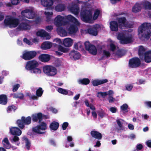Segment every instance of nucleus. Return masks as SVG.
I'll return each instance as SVG.
<instances>
[{
	"instance_id": "nucleus-1",
	"label": "nucleus",
	"mask_w": 151,
	"mask_h": 151,
	"mask_svg": "<svg viewBox=\"0 0 151 151\" xmlns=\"http://www.w3.org/2000/svg\"><path fill=\"white\" fill-rule=\"evenodd\" d=\"M138 31L141 35L140 37L141 40H148L151 36V24L143 23L139 27Z\"/></svg>"
},
{
	"instance_id": "nucleus-2",
	"label": "nucleus",
	"mask_w": 151,
	"mask_h": 151,
	"mask_svg": "<svg viewBox=\"0 0 151 151\" xmlns=\"http://www.w3.org/2000/svg\"><path fill=\"white\" fill-rule=\"evenodd\" d=\"M4 22L6 26L9 27L10 28H15L18 25L19 20L18 18L10 17L5 18Z\"/></svg>"
},
{
	"instance_id": "nucleus-3",
	"label": "nucleus",
	"mask_w": 151,
	"mask_h": 151,
	"mask_svg": "<svg viewBox=\"0 0 151 151\" xmlns=\"http://www.w3.org/2000/svg\"><path fill=\"white\" fill-rule=\"evenodd\" d=\"M31 116H28L26 117L22 116L20 119H18L16 124L21 129H24L25 125H28L32 122Z\"/></svg>"
},
{
	"instance_id": "nucleus-4",
	"label": "nucleus",
	"mask_w": 151,
	"mask_h": 151,
	"mask_svg": "<svg viewBox=\"0 0 151 151\" xmlns=\"http://www.w3.org/2000/svg\"><path fill=\"white\" fill-rule=\"evenodd\" d=\"M80 16L81 19L83 22L89 23L93 22L92 19V14L91 11L87 10H83L81 12Z\"/></svg>"
},
{
	"instance_id": "nucleus-5",
	"label": "nucleus",
	"mask_w": 151,
	"mask_h": 151,
	"mask_svg": "<svg viewBox=\"0 0 151 151\" xmlns=\"http://www.w3.org/2000/svg\"><path fill=\"white\" fill-rule=\"evenodd\" d=\"M43 72L47 76H52L56 75L57 70L54 67L51 65H46L43 67Z\"/></svg>"
},
{
	"instance_id": "nucleus-6",
	"label": "nucleus",
	"mask_w": 151,
	"mask_h": 151,
	"mask_svg": "<svg viewBox=\"0 0 151 151\" xmlns=\"http://www.w3.org/2000/svg\"><path fill=\"white\" fill-rule=\"evenodd\" d=\"M40 124L32 128V132L39 134H42L45 133V132L41 131H45L47 128V124L44 122H41Z\"/></svg>"
},
{
	"instance_id": "nucleus-7",
	"label": "nucleus",
	"mask_w": 151,
	"mask_h": 151,
	"mask_svg": "<svg viewBox=\"0 0 151 151\" xmlns=\"http://www.w3.org/2000/svg\"><path fill=\"white\" fill-rule=\"evenodd\" d=\"M117 39L119 40L121 43L123 44L130 43L132 42V37L131 36H127L124 33H119L118 34Z\"/></svg>"
},
{
	"instance_id": "nucleus-8",
	"label": "nucleus",
	"mask_w": 151,
	"mask_h": 151,
	"mask_svg": "<svg viewBox=\"0 0 151 151\" xmlns=\"http://www.w3.org/2000/svg\"><path fill=\"white\" fill-rule=\"evenodd\" d=\"M141 64V61L138 57H134L129 59V67L132 68H136L139 67Z\"/></svg>"
},
{
	"instance_id": "nucleus-9",
	"label": "nucleus",
	"mask_w": 151,
	"mask_h": 151,
	"mask_svg": "<svg viewBox=\"0 0 151 151\" xmlns=\"http://www.w3.org/2000/svg\"><path fill=\"white\" fill-rule=\"evenodd\" d=\"M37 53L35 51H25L21 57L25 60H30L37 55Z\"/></svg>"
},
{
	"instance_id": "nucleus-10",
	"label": "nucleus",
	"mask_w": 151,
	"mask_h": 151,
	"mask_svg": "<svg viewBox=\"0 0 151 151\" xmlns=\"http://www.w3.org/2000/svg\"><path fill=\"white\" fill-rule=\"evenodd\" d=\"M84 45L86 50L89 53L94 55L96 54L97 50L95 45L91 44L88 41H86L84 43Z\"/></svg>"
},
{
	"instance_id": "nucleus-11",
	"label": "nucleus",
	"mask_w": 151,
	"mask_h": 151,
	"mask_svg": "<svg viewBox=\"0 0 151 151\" xmlns=\"http://www.w3.org/2000/svg\"><path fill=\"white\" fill-rule=\"evenodd\" d=\"M38 62L36 60H32L27 61L26 63L25 68L28 70H32V69L39 66Z\"/></svg>"
},
{
	"instance_id": "nucleus-12",
	"label": "nucleus",
	"mask_w": 151,
	"mask_h": 151,
	"mask_svg": "<svg viewBox=\"0 0 151 151\" xmlns=\"http://www.w3.org/2000/svg\"><path fill=\"white\" fill-rule=\"evenodd\" d=\"M21 14L22 16L29 19H32L35 16L33 11L29 9L23 10L22 11Z\"/></svg>"
},
{
	"instance_id": "nucleus-13",
	"label": "nucleus",
	"mask_w": 151,
	"mask_h": 151,
	"mask_svg": "<svg viewBox=\"0 0 151 151\" xmlns=\"http://www.w3.org/2000/svg\"><path fill=\"white\" fill-rule=\"evenodd\" d=\"M100 27V25L97 24L90 26L88 29V32L89 34L91 35L96 36L98 35V29Z\"/></svg>"
},
{
	"instance_id": "nucleus-14",
	"label": "nucleus",
	"mask_w": 151,
	"mask_h": 151,
	"mask_svg": "<svg viewBox=\"0 0 151 151\" xmlns=\"http://www.w3.org/2000/svg\"><path fill=\"white\" fill-rule=\"evenodd\" d=\"M32 120L33 122L40 123L42 120L43 116L41 112L33 114L31 115Z\"/></svg>"
},
{
	"instance_id": "nucleus-15",
	"label": "nucleus",
	"mask_w": 151,
	"mask_h": 151,
	"mask_svg": "<svg viewBox=\"0 0 151 151\" xmlns=\"http://www.w3.org/2000/svg\"><path fill=\"white\" fill-rule=\"evenodd\" d=\"M54 23L56 26L58 27L61 26L64 24H65V22L63 17L60 15H58L55 18Z\"/></svg>"
},
{
	"instance_id": "nucleus-16",
	"label": "nucleus",
	"mask_w": 151,
	"mask_h": 151,
	"mask_svg": "<svg viewBox=\"0 0 151 151\" xmlns=\"http://www.w3.org/2000/svg\"><path fill=\"white\" fill-rule=\"evenodd\" d=\"M69 10L72 13L75 15L78 14L79 12V7L77 4L73 3L71 6L69 7Z\"/></svg>"
},
{
	"instance_id": "nucleus-17",
	"label": "nucleus",
	"mask_w": 151,
	"mask_h": 151,
	"mask_svg": "<svg viewBox=\"0 0 151 151\" xmlns=\"http://www.w3.org/2000/svg\"><path fill=\"white\" fill-rule=\"evenodd\" d=\"M19 127H11L10 128V133L13 135L20 136L22 133Z\"/></svg>"
},
{
	"instance_id": "nucleus-18",
	"label": "nucleus",
	"mask_w": 151,
	"mask_h": 151,
	"mask_svg": "<svg viewBox=\"0 0 151 151\" xmlns=\"http://www.w3.org/2000/svg\"><path fill=\"white\" fill-rule=\"evenodd\" d=\"M50 55L46 54H41L38 57L39 60L43 63L48 62L50 59Z\"/></svg>"
},
{
	"instance_id": "nucleus-19",
	"label": "nucleus",
	"mask_w": 151,
	"mask_h": 151,
	"mask_svg": "<svg viewBox=\"0 0 151 151\" xmlns=\"http://www.w3.org/2000/svg\"><path fill=\"white\" fill-rule=\"evenodd\" d=\"M117 21L119 24V27L120 28L122 29L123 27H126L127 24L126 22L127 19L124 17H122L118 18Z\"/></svg>"
},
{
	"instance_id": "nucleus-20",
	"label": "nucleus",
	"mask_w": 151,
	"mask_h": 151,
	"mask_svg": "<svg viewBox=\"0 0 151 151\" xmlns=\"http://www.w3.org/2000/svg\"><path fill=\"white\" fill-rule=\"evenodd\" d=\"M119 25L116 21H111L110 22V27L112 31L117 32L118 30Z\"/></svg>"
},
{
	"instance_id": "nucleus-21",
	"label": "nucleus",
	"mask_w": 151,
	"mask_h": 151,
	"mask_svg": "<svg viewBox=\"0 0 151 151\" xmlns=\"http://www.w3.org/2000/svg\"><path fill=\"white\" fill-rule=\"evenodd\" d=\"M90 134L93 138L98 140L101 139L102 137V136L101 133L96 131L92 130L91 131Z\"/></svg>"
},
{
	"instance_id": "nucleus-22",
	"label": "nucleus",
	"mask_w": 151,
	"mask_h": 151,
	"mask_svg": "<svg viewBox=\"0 0 151 151\" xmlns=\"http://www.w3.org/2000/svg\"><path fill=\"white\" fill-rule=\"evenodd\" d=\"M36 34L37 35L39 36L46 37L47 39H49L50 37L49 34L43 29H41L38 31L37 32Z\"/></svg>"
},
{
	"instance_id": "nucleus-23",
	"label": "nucleus",
	"mask_w": 151,
	"mask_h": 151,
	"mask_svg": "<svg viewBox=\"0 0 151 151\" xmlns=\"http://www.w3.org/2000/svg\"><path fill=\"white\" fill-rule=\"evenodd\" d=\"M42 5L44 7H46L47 9L53 5V1L52 0H41Z\"/></svg>"
},
{
	"instance_id": "nucleus-24",
	"label": "nucleus",
	"mask_w": 151,
	"mask_h": 151,
	"mask_svg": "<svg viewBox=\"0 0 151 151\" xmlns=\"http://www.w3.org/2000/svg\"><path fill=\"white\" fill-rule=\"evenodd\" d=\"M143 58V60L146 63L151 62V50L146 52Z\"/></svg>"
},
{
	"instance_id": "nucleus-25",
	"label": "nucleus",
	"mask_w": 151,
	"mask_h": 151,
	"mask_svg": "<svg viewBox=\"0 0 151 151\" xmlns=\"http://www.w3.org/2000/svg\"><path fill=\"white\" fill-rule=\"evenodd\" d=\"M69 55L71 58H73L75 60L79 59L81 57V55L79 52L74 50L71 51Z\"/></svg>"
},
{
	"instance_id": "nucleus-26",
	"label": "nucleus",
	"mask_w": 151,
	"mask_h": 151,
	"mask_svg": "<svg viewBox=\"0 0 151 151\" xmlns=\"http://www.w3.org/2000/svg\"><path fill=\"white\" fill-rule=\"evenodd\" d=\"M17 28L20 30H29L30 29V27L26 23L22 22L20 24Z\"/></svg>"
},
{
	"instance_id": "nucleus-27",
	"label": "nucleus",
	"mask_w": 151,
	"mask_h": 151,
	"mask_svg": "<svg viewBox=\"0 0 151 151\" xmlns=\"http://www.w3.org/2000/svg\"><path fill=\"white\" fill-rule=\"evenodd\" d=\"M108 81L107 79L102 80H95L92 81V83L94 86H97L99 85H101L107 83Z\"/></svg>"
},
{
	"instance_id": "nucleus-28",
	"label": "nucleus",
	"mask_w": 151,
	"mask_h": 151,
	"mask_svg": "<svg viewBox=\"0 0 151 151\" xmlns=\"http://www.w3.org/2000/svg\"><path fill=\"white\" fill-rule=\"evenodd\" d=\"M146 52L145 49L143 46H140L139 47L138 50V54L141 60H143V58Z\"/></svg>"
},
{
	"instance_id": "nucleus-29",
	"label": "nucleus",
	"mask_w": 151,
	"mask_h": 151,
	"mask_svg": "<svg viewBox=\"0 0 151 151\" xmlns=\"http://www.w3.org/2000/svg\"><path fill=\"white\" fill-rule=\"evenodd\" d=\"M73 43V40L69 38L65 39L63 42V45L66 47H70L72 46Z\"/></svg>"
},
{
	"instance_id": "nucleus-30",
	"label": "nucleus",
	"mask_w": 151,
	"mask_h": 151,
	"mask_svg": "<svg viewBox=\"0 0 151 151\" xmlns=\"http://www.w3.org/2000/svg\"><path fill=\"white\" fill-rule=\"evenodd\" d=\"M78 30L77 27L75 24H71L68 29V32L70 34L76 33Z\"/></svg>"
},
{
	"instance_id": "nucleus-31",
	"label": "nucleus",
	"mask_w": 151,
	"mask_h": 151,
	"mask_svg": "<svg viewBox=\"0 0 151 151\" xmlns=\"http://www.w3.org/2000/svg\"><path fill=\"white\" fill-rule=\"evenodd\" d=\"M52 46V43L48 41L44 42L41 45V47L42 50H47L50 49Z\"/></svg>"
},
{
	"instance_id": "nucleus-32",
	"label": "nucleus",
	"mask_w": 151,
	"mask_h": 151,
	"mask_svg": "<svg viewBox=\"0 0 151 151\" xmlns=\"http://www.w3.org/2000/svg\"><path fill=\"white\" fill-rule=\"evenodd\" d=\"M8 102V99L7 96L5 94L0 95V104L3 105H6Z\"/></svg>"
},
{
	"instance_id": "nucleus-33",
	"label": "nucleus",
	"mask_w": 151,
	"mask_h": 151,
	"mask_svg": "<svg viewBox=\"0 0 151 151\" xmlns=\"http://www.w3.org/2000/svg\"><path fill=\"white\" fill-rule=\"evenodd\" d=\"M58 32L60 36H65L67 35V33L65 29L61 26L58 27L57 28Z\"/></svg>"
},
{
	"instance_id": "nucleus-34",
	"label": "nucleus",
	"mask_w": 151,
	"mask_h": 151,
	"mask_svg": "<svg viewBox=\"0 0 151 151\" xmlns=\"http://www.w3.org/2000/svg\"><path fill=\"white\" fill-rule=\"evenodd\" d=\"M2 143L3 146L5 148L8 149L10 148L11 144L7 138L5 137L4 138L2 141Z\"/></svg>"
},
{
	"instance_id": "nucleus-35",
	"label": "nucleus",
	"mask_w": 151,
	"mask_h": 151,
	"mask_svg": "<svg viewBox=\"0 0 151 151\" xmlns=\"http://www.w3.org/2000/svg\"><path fill=\"white\" fill-rule=\"evenodd\" d=\"M141 5L139 3H136L132 9L133 12L137 13L141 10Z\"/></svg>"
},
{
	"instance_id": "nucleus-36",
	"label": "nucleus",
	"mask_w": 151,
	"mask_h": 151,
	"mask_svg": "<svg viewBox=\"0 0 151 151\" xmlns=\"http://www.w3.org/2000/svg\"><path fill=\"white\" fill-rule=\"evenodd\" d=\"M59 123L58 122L55 121L52 122L49 126V127L51 130H56L58 128Z\"/></svg>"
},
{
	"instance_id": "nucleus-37",
	"label": "nucleus",
	"mask_w": 151,
	"mask_h": 151,
	"mask_svg": "<svg viewBox=\"0 0 151 151\" xmlns=\"http://www.w3.org/2000/svg\"><path fill=\"white\" fill-rule=\"evenodd\" d=\"M55 10L58 12H62L65 9V6L62 4H59L55 6Z\"/></svg>"
},
{
	"instance_id": "nucleus-38",
	"label": "nucleus",
	"mask_w": 151,
	"mask_h": 151,
	"mask_svg": "<svg viewBox=\"0 0 151 151\" xmlns=\"http://www.w3.org/2000/svg\"><path fill=\"white\" fill-rule=\"evenodd\" d=\"M128 107V106L127 104H124L120 107L121 111L124 114L128 112L129 111Z\"/></svg>"
},
{
	"instance_id": "nucleus-39",
	"label": "nucleus",
	"mask_w": 151,
	"mask_h": 151,
	"mask_svg": "<svg viewBox=\"0 0 151 151\" xmlns=\"http://www.w3.org/2000/svg\"><path fill=\"white\" fill-rule=\"evenodd\" d=\"M103 54L104 55L101 58L99 59V60H101L104 59L105 56L106 57V58H108L111 56L110 53L106 50H104L103 51Z\"/></svg>"
},
{
	"instance_id": "nucleus-40",
	"label": "nucleus",
	"mask_w": 151,
	"mask_h": 151,
	"mask_svg": "<svg viewBox=\"0 0 151 151\" xmlns=\"http://www.w3.org/2000/svg\"><path fill=\"white\" fill-rule=\"evenodd\" d=\"M142 5L145 9H151V4L147 1H144Z\"/></svg>"
},
{
	"instance_id": "nucleus-41",
	"label": "nucleus",
	"mask_w": 151,
	"mask_h": 151,
	"mask_svg": "<svg viewBox=\"0 0 151 151\" xmlns=\"http://www.w3.org/2000/svg\"><path fill=\"white\" fill-rule=\"evenodd\" d=\"M90 83V81L88 78H83L80 79L79 81V83L83 85H86Z\"/></svg>"
},
{
	"instance_id": "nucleus-42",
	"label": "nucleus",
	"mask_w": 151,
	"mask_h": 151,
	"mask_svg": "<svg viewBox=\"0 0 151 151\" xmlns=\"http://www.w3.org/2000/svg\"><path fill=\"white\" fill-rule=\"evenodd\" d=\"M68 19L72 22L74 21L76 25H78L79 24V22L77 19L71 15H69L68 16Z\"/></svg>"
},
{
	"instance_id": "nucleus-43",
	"label": "nucleus",
	"mask_w": 151,
	"mask_h": 151,
	"mask_svg": "<svg viewBox=\"0 0 151 151\" xmlns=\"http://www.w3.org/2000/svg\"><path fill=\"white\" fill-rule=\"evenodd\" d=\"M17 109V107L14 105L9 106L8 107L6 110L8 113H10L12 111H14Z\"/></svg>"
},
{
	"instance_id": "nucleus-44",
	"label": "nucleus",
	"mask_w": 151,
	"mask_h": 151,
	"mask_svg": "<svg viewBox=\"0 0 151 151\" xmlns=\"http://www.w3.org/2000/svg\"><path fill=\"white\" fill-rule=\"evenodd\" d=\"M43 93V91L41 87H39L37 90L36 92V95L38 97H41Z\"/></svg>"
},
{
	"instance_id": "nucleus-45",
	"label": "nucleus",
	"mask_w": 151,
	"mask_h": 151,
	"mask_svg": "<svg viewBox=\"0 0 151 151\" xmlns=\"http://www.w3.org/2000/svg\"><path fill=\"white\" fill-rule=\"evenodd\" d=\"M58 45V50L64 53H66L68 51V50L66 48L63 47L62 46L60 45Z\"/></svg>"
},
{
	"instance_id": "nucleus-46",
	"label": "nucleus",
	"mask_w": 151,
	"mask_h": 151,
	"mask_svg": "<svg viewBox=\"0 0 151 151\" xmlns=\"http://www.w3.org/2000/svg\"><path fill=\"white\" fill-rule=\"evenodd\" d=\"M15 95V99H23L24 97L23 93H16Z\"/></svg>"
},
{
	"instance_id": "nucleus-47",
	"label": "nucleus",
	"mask_w": 151,
	"mask_h": 151,
	"mask_svg": "<svg viewBox=\"0 0 151 151\" xmlns=\"http://www.w3.org/2000/svg\"><path fill=\"white\" fill-rule=\"evenodd\" d=\"M58 91L59 93L63 95H67L68 93V92L66 90L62 88H58Z\"/></svg>"
},
{
	"instance_id": "nucleus-48",
	"label": "nucleus",
	"mask_w": 151,
	"mask_h": 151,
	"mask_svg": "<svg viewBox=\"0 0 151 151\" xmlns=\"http://www.w3.org/2000/svg\"><path fill=\"white\" fill-rule=\"evenodd\" d=\"M100 14V11L99 10H96L94 12L93 15V19L95 20L97 19Z\"/></svg>"
},
{
	"instance_id": "nucleus-49",
	"label": "nucleus",
	"mask_w": 151,
	"mask_h": 151,
	"mask_svg": "<svg viewBox=\"0 0 151 151\" xmlns=\"http://www.w3.org/2000/svg\"><path fill=\"white\" fill-rule=\"evenodd\" d=\"M30 71L36 74L40 73L41 72V70L40 68H38L37 67L35 68Z\"/></svg>"
},
{
	"instance_id": "nucleus-50",
	"label": "nucleus",
	"mask_w": 151,
	"mask_h": 151,
	"mask_svg": "<svg viewBox=\"0 0 151 151\" xmlns=\"http://www.w3.org/2000/svg\"><path fill=\"white\" fill-rule=\"evenodd\" d=\"M116 54L119 58H121L124 55L122 51L121 50H118L116 51Z\"/></svg>"
},
{
	"instance_id": "nucleus-51",
	"label": "nucleus",
	"mask_w": 151,
	"mask_h": 151,
	"mask_svg": "<svg viewBox=\"0 0 151 151\" xmlns=\"http://www.w3.org/2000/svg\"><path fill=\"white\" fill-rule=\"evenodd\" d=\"M31 146V143L27 139L26 140L25 147L27 149L29 150Z\"/></svg>"
},
{
	"instance_id": "nucleus-52",
	"label": "nucleus",
	"mask_w": 151,
	"mask_h": 151,
	"mask_svg": "<svg viewBox=\"0 0 151 151\" xmlns=\"http://www.w3.org/2000/svg\"><path fill=\"white\" fill-rule=\"evenodd\" d=\"M20 86V85L19 84H17L14 85L13 86V88L12 89L13 91L15 92L17 91Z\"/></svg>"
},
{
	"instance_id": "nucleus-53",
	"label": "nucleus",
	"mask_w": 151,
	"mask_h": 151,
	"mask_svg": "<svg viewBox=\"0 0 151 151\" xmlns=\"http://www.w3.org/2000/svg\"><path fill=\"white\" fill-rule=\"evenodd\" d=\"M144 104L146 107L147 108H151V101H145Z\"/></svg>"
},
{
	"instance_id": "nucleus-54",
	"label": "nucleus",
	"mask_w": 151,
	"mask_h": 151,
	"mask_svg": "<svg viewBox=\"0 0 151 151\" xmlns=\"http://www.w3.org/2000/svg\"><path fill=\"white\" fill-rule=\"evenodd\" d=\"M126 89L129 91H131L133 88V86L131 84H127L125 86Z\"/></svg>"
},
{
	"instance_id": "nucleus-55",
	"label": "nucleus",
	"mask_w": 151,
	"mask_h": 151,
	"mask_svg": "<svg viewBox=\"0 0 151 151\" xmlns=\"http://www.w3.org/2000/svg\"><path fill=\"white\" fill-rule=\"evenodd\" d=\"M110 50L112 52H114L116 49V47L115 45L113 43H111L110 45Z\"/></svg>"
},
{
	"instance_id": "nucleus-56",
	"label": "nucleus",
	"mask_w": 151,
	"mask_h": 151,
	"mask_svg": "<svg viewBox=\"0 0 151 151\" xmlns=\"http://www.w3.org/2000/svg\"><path fill=\"white\" fill-rule=\"evenodd\" d=\"M68 125V122H64L62 125L63 129V130H65Z\"/></svg>"
},
{
	"instance_id": "nucleus-57",
	"label": "nucleus",
	"mask_w": 151,
	"mask_h": 151,
	"mask_svg": "<svg viewBox=\"0 0 151 151\" xmlns=\"http://www.w3.org/2000/svg\"><path fill=\"white\" fill-rule=\"evenodd\" d=\"M98 115L101 118H102L105 114V113L103 111H99L97 112Z\"/></svg>"
},
{
	"instance_id": "nucleus-58",
	"label": "nucleus",
	"mask_w": 151,
	"mask_h": 151,
	"mask_svg": "<svg viewBox=\"0 0 151 151\" xmlns=\"http://www.w3.org/2000/svg\"><path fill=\"white\" fill-rule=\"evenodd\" d=\"M53 29V27L51 25L47 26L45 28V29L49 32H50Z\"/></svg>"
},
{
	"instance_id": "nucleus-59",
	"label": "nucleus",
	"mask_w": 151,
	"mask_h": 151,
	"mask_svg": "<svg viewBox=\"0 0 151 151\" xmlns=\"http://www.w3.org/2000/svg\"><path fill=\"white\" fill-rule=\"evenodd\" d=\"M116 122H117L118 125L120 129H122V128L123 127L122 123H121V122L119 119H117L116 120Z\"/></svg>"
},
{
	"instance_id": "nucleus-60",
	"label": "nucleus",
	"mask_w": 151,
	"mask_h": 151,
	"mask_svg": "<svg viewBox=\"0 0 151 151\" xmlns=\"http://www.w3.org/2000/svg\"><path fill=\"white\" fill-rule=\"evenodd\" d=\"M108 100L109 103H112L114 102L115 99L112 96H109L108 98Z\"/></svg>"
},
{
	"instance_id": "nucleus-61",
	"label": "nucleus",
	"mask_w": 151,
	"mask_h": 151,
	"mask_svg": "<svg viewBox=\"0 0 151 151\" xmlns=\"http://www.w3.org/2000/svg\"><path fill=\"white\" fill-rule=\"evenodd\" d=\"M98 94H100L101 96L102 97H105L108 95V93L106 92H99L98 93Z\"/></svg>"
},
{
	"instance_id": "nucleus-62",
	"label": "nucleus",
	"mask_w": 151,
	"mask_h": 151,
	"mask_svg": "<svg viewBox=\"0 0 151 151\" xmlns=\"http://www.w3.org/2000/svg\"><path fill=\"white\" fill-rule=\"evenodd\" d=\"M23 41L24 42L26 43L28 45H31V42L28 40L27 38H24L23 39Z\"/></svg>"
},
{
	"instance_id": "nucleus-63",
	"label": "nucleus",
	"mask_w": 151,
	"mask_h": 151,
	"mask_svg": "<svg viewBox=\"0 0 151 151\" xmlns=\"http://www.w3.org/2000/svg\"><path fill=\"white\" fill-rule=\"evenodd\" d=\"M11 3L13 5H17L19 2V0H10Z\"/></svg>"
},
{
	"instance_id": "nucleus-64",
	"label": "nucleus",
	"mask_w": 151,
	"mask_h": 151,
	"mask_svg": "<svg viewBox=\"0 0 151 151\" xmlns=\"http://www.w3.org/2000/svg\"><path fill=\"white\" fill-rule=\"evenodd\" d=\"M109 110L111 112L115 113L117 111V108L116 107H111L110 108Z\"/></svg>"
}]
</instances>
